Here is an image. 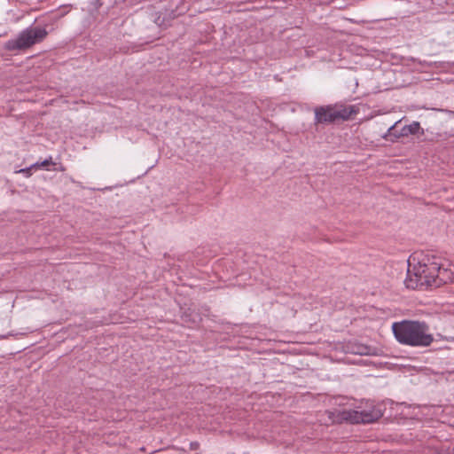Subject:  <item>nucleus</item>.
Masks as SVG:
<instances>
[{"label": "nucleus", "instance_id": "nucleus-6", "mask_svg": "<svg viewBox=\"0 0 454 454\" xmlns=\"http://www.w3.org/2000/svg\"><path fill=\"white\" fill-rule=\"evenodd\" d=\"M315 123H333L336 121L333 106H318L315 110Z\"/></svg>", "mask_w": 454, "mask_h": 454}, {"label": "nucleus", "instance_id": "nucleus-11", "mask_svg": "<svg viewBox=\"0 0 454 454\" xmlns=\"http://www.w3.org/2000/svg\"><path fill=\"white\" fill-rule=\"evenodd\" d=\"M200 448V443L198 442H190V450H197Z\"/></svg>", "mask_w": 454, "mask_h": 454}, {"label": "nucleus", "instance_id": "nucleus-7", "mask_svg": "<svg viewBox=\"0 0 454 454\" xmlns=\"http://www.w3.org/2000/svg\"><path fill=\"white\" fill-rule=\"evenodd\" d=\"M336 121H348L351 116L358 114V108L355 106L334 105Z\"/></svg>", "mask_w": 454, "mask_h": 454}, {"label": "nucleus", "instance_id": "nucleus-8", "mask_svg": "<svg viewBox=\"0 0 454 454\" xmlns=\"http://www.w3.org/2000/svg\"><path fill=\"white\" fill-rule=\"evenodd\" d=\"M353 352L355 354H358V355H361V356H364V355H368L369 354V347L367 346H357L356 347V348L353 350Z\"/></svg>", "mask_w": 454, "mask_h": 454}, {"label": "nucleus", "instance_id": "nucleus-4", "mask_svg": "<svg viewBox=\"0 0 454 454\" xmlns=\"http://www.w3.org/2000/svg\"><path fill=\"white\" fill-rule=\"evenodd\" d=\"M48 32L45 27H28L22 30L15 38L8 40L4 44L7 51H24L43 42Z\"/></svg>", "mask_w": 454, "mask_h": 454}, {"label": "nucleus", "instance_id": "nucleus-9", "mask_svg": "<svg viewBox=\"0 0 454 454\" xmlns=\"http://www.w3.org/2000/svg\"><path fill=\"white\" fill-rule=\"evenodd\" d=\"M51 164H52L51 158H50L49 160H44L42 162H36V163L33 164V167H35V168H46V167L50 166Z\"/></svg>", "mask_w": 454, "mask_h": 454}, {"label": "nucleus", "instance_id": "nucleus-2", "mask_svg": "<svg viewBox=\"0 0 454 454\" xmlns=\"http://www.w3.org/2000/svg\"><path fill=\"white\" fill-rule=\"evenodd\" d=\"M395 340L402 345L426 348L434 341L427 323L419 320H402L392 325Z\"/></svg>", "mask_w": 454, "mask_h": 454}, {"label": "nucleus", "instance_id": "nucleus-1", "mask_svg": "<svg viewBox=\"0 0 454 454\" xmlns=\"http://www.w3.org/2000/svg\"><path fill=\"white\" fill-rule=\"evenodd\" d=\"M454 279L446 261L431 253L416 252L408 260L404 284L410 289L437 288Z\"/></svg>", "mask_w": 454, "mask_h": 454}, {"label": "nucleus", "instance_id": "nucleus-12", "mask_svg": "<svg viewBox=\"0 0 454 454\" xmlns=\"http://www.w3.org/2000/svg\"><path fill=\"white\" fill-rule=\"evenodd\" d=\"M433 454H454V451L452 453H444V452H434Z\"/></svg>", "mask_w": 454, "mask_h": 454}, {"label": "nucleus", "instance_id": "nucleus-3", "mask_svg": "<svg viewBox=\"0 0 454 454\" xmlns=\"http://www.w3.org/2000/svg\"><path fill=\"white\" fill-rule=\"evenodd\" d=\"M383 416L381 410L372 403L366 404L361 410H335L328 411V417L333 423L349 422L352 424H370Z\"/></svg>", "mask_w": 454, "mask_h": 454}, {"label": "nucleus", "instance_id": "nucleus-10", "mask_svg": "<svg viewBox=\"0 0 454 454\" xmlns=\"http://www.w3.org/2000/svg\"><path fill=\"white\" fill-rule=\"evenodd\" d=\"M35 167H33V165L29 168H22L20 169L19 172L20 173H22L25 176H29L31 175V170L32 168H34Z\"/></svg>", "mask_w": 454, "mask_h": 454}, {"label": "nucleus", "instance_id": "nucleus-5", "mask_svg": "<svg viewBox=\"0 0 454 454\" xmlns=\"http://www.w3.org/2000/svg\"><path fill=\"white\" fill-rule=\"evenodd\" d=\"M400 121H396L394 125L388 128L387 133L383 136L386 140L395 143L400 137H405L410 135L424 134V129L420 127L419 121H412L409 125H404L400 130L397 129V125Z\"/></svg>", "mask_w": 454, "mask_h": 454}]
</instances>
